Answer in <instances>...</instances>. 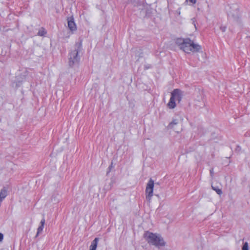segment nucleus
Segmentation results:
<instances>
[{"label": "nucleus", "instance_id": "f8f14e48", "mask_svg": "<svg viewBox=\"0 0 250 250\" xmlns=\"http://www.w3.org/2000/svg\"><path fill=\"white\" fill-rule=\"evenodd\" d=\"M187 1H189V2L192 4H195L196 3L197 0H187Z\"/></svg>", "mask_w": 250, "mask_h": 250}, {"label": "nucleus", "instance_id": "f03ea898", "mask_svg": "<svg viewBox=\"0 0 250 250\" xmlns=\"http://www.w3.org/2000/svg\"><path fill=\"white\" fill-rule=\"evenodd\" d=\"M146 240L149 243L159 247L165 245L163 239L158 234L149 231H146L144 235Z\"/></svg>", "mask_w": 250, "mask_h": 250}, {"label": "nucleus", "instance_id": "6e6552de", "mask_svg": "<svg viewBox=\"0 0 250 250\" xmlns=\"http://www.w3.org/2000/svg\"><path fill=\"white\" fill-rule=\"evenodd\" d=\"M45 219L43 218L41 221V226L39 227L38 229L37 234L38 235L39 233H40L43 230L44 228V225L45 224Z\"/></svg>", "mask_w": 250, "mask_h": 250}, {"label": "nucleus", "instance_id": "4468645a", "mask_svg": "<svg viewBox=\"0 0 250 250\" xmlns=\"http://www.w3.org/2000/svg\"><path fill=\"white\" fill-rule=\"evenodd\" d=\"M210 174L211 175V176H212L213 174V169H211L210 170Z\"/></svg>", "mask_w": 250, "mask_h": 250}, {"label": "nucleus", "instance_id": "1a4fd4ad", "mask_svg": "<svg viewBox=\"0 0 250 250\" xmlns=\"http://www.w3.org/2000/svg\"><path fill=\"white\" fill-rule=\"evenodd\" d=\"M46 32L44 28H42L39 31L38 33V35L41 36H44L46 34Z\"/></svg>", "mask_w": 250, "mask_h": 250}, {"label": "nucleus", "instance_id": "f257e3e1", "mask_svg": "<svg viewBox=\"0 0 250 250\" xmlns=\"http://www.w3.org/2000/svg\"><path fill=\"white\" fill-rule=\"evenodd\" d=\"M176 43L179 48L187 53L198 52L201 47L199 44L194 43L189 39H178Z\"/></svg>", "mask_w": 250, "mask_h": 250}, {"label": "nucleus", "instance_id": "9d476101", "mask_svg": "<svg viewBox=\"0 0 250 250\" xmlns=\"http://www.w3.org/2000/svg\"><path fill=\"white\" fill-rule=\"evenodd\" d=\"M212 188L214 190H215L216 192V193L218 194L221 195L222 193L221 189L218 188H215L213 187L212 186Z\"/></svg>", "mask_w": 250, "mask_h": 250}, {"label": "nucleus", "instance_id": "20e7f679", "mask_svg": "<svg viewBox=\"0 0 250 250\" xmlns=\"http://www.w3.org/2000/svg\"><path fill=\"white\" fill-rule=\"evenodd\" d=\"M154 188V181L150 179L147 183L146 188V199L149 201L153 196Z\"/></svg>", "mask_w": 250, "mask_h": 250}, {"label": "nucleus", "instance_id": "9b49d317", "mask_svg": "<svg viewBox=\"0 0 250 250\" xmlns=\"http://www.w3.org/2000/svg\"><path fill=\"white\" fill-rule=\"evenodd\" d=\"M242 250H249L248 244L247 243H245L244 244L242 247Z\"/></svg>", "mask_w": 250, "mask_h": 250}, {"label": "nucleus", "instance_id": "2eb2a0df", "mask_svg": "<svg viewBox=\"0 0 250 250\" xmlns=\"http://www.w3.org/2000/svg\"><path fill=\"white\" fill-rule=\"evenodd\" d=\"M172 125H173V123H171L170 124V125H171V126H172Z\"/></svg>", "mask_w": 250, "mask_h": 250}, {"label": "nucleus", "instance_id": "7ed1b4c3", "mask_svg": "<svg viewBox=\"0 0 250 250\" xmlns=\"http://www.w3.org/2000/svg\"><path fill=\"white\" fill-rule=\"evenodd\" d=\"M182 92L180 89H175L171 93L170 100L167 104L169 109H173L176 106V100L180 102L182 100Z\"/></svg>", "mask_w": 250, "mask_h": 250}, {"label": "nucleus", "instance_id": "39448f33", "mask_svg": "<svg viewBox=\"0 0 250 250\" xmlns=\"http://www.w3.org/2000/svg\"><path fill=\"white\" fill-rule=\"evenodd\" d=\"M78 51L76 50L72 51L69 54V63L70 66L73 65L79 61L78 57Z\"/></svg>", "mask_w": 250, "mask_h": 250}, {"label": "nucleus", "instance_id": "0eeeda50", "mask_svg": "<svg viewBox=\"0 0 250 250\" xmlns=\"http://www.w3.org/2000/svg\"><path fill=\"white\" fill-rule=\"evenodd\" d=\"M98 241H99V238H95L91 243V244L90 246L89 250H96Z\"/></svg>", "mask_w": 250, "mask_h": 250}, {"label": "nucleus", "instance_id": "423d86ee", "mask_svg": "<svg viewBox=\"0 0 250 250\" xmlns=\"http://www.w3.org/2000/svg\"><path fill=\"white\" fill-rule=\"evenodd\" d=\"M68 27L71 31H74L77 30V26L74 22L73 16L67 18Z\"/></svg>", "mask_w": 250, "mask_h": 250}, {"label": "nucleus", "instance_id": "ddd939ff", "mask_svg": "<svg viewBox=\"0 0 250 250\" xmlns=\"http://www.w3.org/2000/svg\"><path fill=\"white\" fill-rule=\"evenodd\" d=\"M3 239V235L2 233H0V242Z\"/></svg>", "mask_w": 250, "mask_h": 250}]
</instances>
